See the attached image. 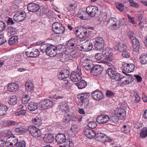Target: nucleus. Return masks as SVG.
Masks as SVG:
<instances>
[{"label":"nucleus","instance_id":"1","mask_svg":"<svg viewBox=\"0 0 147 147\" xmlns=\"http://www.w3.org/2000/svg\"><path fill=\"white\" fill-rule=\"evenodd\" d=\"M40 6L38 4L34 3H30L27 6V9L29 11L31 12H36L37 11L40 9V12L45 14L46 13V9L45 8V4L41 3L40 4Z\"/></svg>","mask_w":147,"mask_h":147},{"label":"nucleus","instance_id":"2","mask_svg":"<svg viewBox=\"0 0 147 147\" xmlns=\"http://www.w3.org/2000/svg\"><path fill=\"white\" fill-rule=\"evenodd\" d=\"M102 57H105L102 61L103 62H111L114 59V57L113 56L112 51L111 49L109 47L104 48L102 51Z\"/></svg>","mask_w":147,"mask_h":147},{"label":"nucleus","instance_id":"3","mask_svg":"<svg viewBox=\"0 0 147 147\" xmlns=\"http://www.w3.org/2000/svg\"><path fill=\"white\" fill-rule=\"evenodd\" d=\"M81 66L78 65L76 70L73 71L70 76V79L73 82H79L82 79Z\"/></svg>","mask_w":147,"mask_h":147},{"label":"nucleus","instance_id":"4","mask_svg":"<svg viewBox=\"0 0 147 147\" xmlns=\"http://www.w3.org/2000/svg\"><path fill=\"white\" fill-rule=\"evenodd\" d=\"M52 29L54 32L57 34H63L65 31L64 27L59 22H55L52 24Z\"/></svg>","mask_w":147,"mask_h":147},{"label":"nucleus","instance_id":"5","mask_svg":"<svg viewBox=\"0 0 147 147\" xmlns=\"http://www.w3.org/2000/svg\"><path fill=\"white\" fill-rule=\"evenodd\" d=\"M128 34L129 35V38L132 42L134 49V51L137 52L140 47V44L138 40L135 36L133 35V33L132 31H129Z\"/></svg>","mask_w":147,"mask_h":147},{"label":"nucleus","instance_id":"6","mask_svg":"<svg viewBox=\"0 0 147 147\" xmlns=\"http://www.w3.org/2000/svg\"><path fill=\"white\" fill-rule=\"evenodd\" d=\"M93 45L89 40H86L78 47L79 50L83 51H88L92 50Z\"/></svg>","mask_w":147,"mask_h":147},{"label":"nucleus","instance_id":"7","mask_svg":"<svg viewBox=\"0 0 147 147\" xmlns=\"http://www.w3.org/2000/svg\"><path fill=\"white\" fill-rule=\"evenodd\" d=\"M106 72L111 79L115 80L116 81L119 80L121 76L120 74L114 71L111 68H108L106 70Z\"/></svg>","mask_w":147,"mask_h":147},{"label":"nucleus","instance_id":"8","mask_svg":"<svg viewBox=\"0 0 147 147\" xmlns=\"http://www.w3.org/2000/svg\"><path fill=\"white\" fill-rule=\"evenodd\" d=\"M106 72L111 79L115 80L116 81L119 80L121 76L120 74L114 71L111 68H108L106 70Z\"/></svg>","mask_w":147,"mask_h":147},{"label":"nucleus","instance_id":"9","mask_svg":"<svg viewBox=\"0 0 147 147\" xmlns=\"http://www.w3.org/2000/svg\"><path fill=\"white\" fill-rule=\"evenodd\" d=\"M94 49L97 51H100L102 49L105 45L104 40L101 37H97L95 39L94 41Z\"/></svg>","mask_w":147,"mask_h":147},{"label":"nucleus","instance_id":"10","mask_svg":"<svg viewBox=\"0 0 147 147\" xmlns=\"http://www.w3.org/2000/svg\"><path fill=\"white\" fill-rule=\"evenodd\" d=\"M56 47L47 43V55L51 57H55L57 55Z\"/></svg>","mask_w":147,"mask_h":147},{"label":"nucleus","instance_id":"11","mask_svg":"<svg viewBox=\"0 0 147 147\" xmlns=\"http://www.w3.org/2000/svg\"><path fill=\"white\" fill-rule=\"evenodd\" d=\"M28 130L30 133L33 137L38 138L41 135L40 130L33 125L30 126L28 127Z\"/></svg>","mask_w":147,"mask_h":147},{"label":"nucleus","instance_id":"12","mask_svg":"<svg viewBox=\"0 0 147 147\" xmlns=\"http://www.w3.org/2000/svg\"><path fill=\"white\" fill-rule=\"evenodd\" d=\"M123 72L125 74L127 75V73L134 71L135 69V66L133 63H126L123 65Z\"/></svg>","mask_w":147,"mask_h":147},{"label":"nucleus","instance_id":"13","mask_svg":"<svg viewBox=\"0 0 147 147\" xmlns=\"http://www.w3.org/2000/svg\"><path fill=\"white\" fill-rule=\"evenodd\" d=\"M115 115L116 117L119 120L123 119L126 116L125 111L121 108H117L115 109Z\"/></svg>","mask_w":147,"mask_h":147},{"label":"nucleus","instance_id":"14","mask_svg":"<svg viewBox=\"0 0 147 147\" xmlns=\"http://www.w3.org/2000/svg\"><path fill=\"white\" fill-rule=\"evenodd\" d=\"M26 16V13L24 11H20L17 12L13 17V20L17 22L24 20Z\"/></svg>","mask_w":147,"mask_h":147},{"label":"nucleus","instance_id":"15","mask_svg":"<svg viewBox=\"0 0 147 147\" xmlns=\"http://www.w3.org/2000/svg\"><path fill=\"white\" fill-rule=\"evenodd\" d=\"M103 69L100 65H95L92 67L90 73L92 75L97 76L101 74Z\"/></svg>","mask_w":147,"mask_h":147},{"label":"nucleus","instance_id":"16","mask_svg":"<svg viewBox=\"0 0 147 147\" xmlns=\"http://www.w3.org/2000/svg\"><path fill=\"white\" fill-rule=\"evenodd\" d=\"M98 11V8L94 6H89L87 7L86 12L91 17H94Z\"/></svg>","mask_w":147,"mask_h":147},{"label":"nucleus","instance_id":"17","mask_svg":"<svg viewBox=\"0 0 147 147\" xmlns=\"http://www.w3.org/2000/svg\"><path fill=\"white\" fill-rule=\"evenodd\" d=\"M92 96L94 100L99 101L103 98L104 95L101 90H97L92 93Z\"/></svg>","mask_w":147,"mask_h":147},{"label":"nucleus","instance_id":"18","mask_svg":"<svg viewBox=\"0 0 147 147\" xmlns=\"http://www.w3.org/2000/svg\"><path fill=\"white\" fill-rule=\"evenodd\" d=\"M110 117L107 115H102L98 116L96 119V122L99 124L106 123L109 121Z\"/></svg>","mask_w":147,"mask_h":147},{"label":"nucleus","instance_id":"19","mask_svg":"<svg viewBox=\"0 0 147 147\" xmlns=\"http://www.w3.org/2000/svg\"><path fill=\"white\" fill-rule=\"evenodd\" d=\"M26 55L28 57L35 58L39 56V52L37 49H31L25 52Z\"/></svg>","mask_w":147,"mask_h":147},{"label":"nucleus","instance_id":"20","mask_svg":"<svg viewBox=\"0 0 147 147\" xmlns=\"http://www.w3.org/2000/svg\"><path fill=\"white\" fill-rule=\"evenodd\" d=\"M69 76V72L67 69L62 70L58 75V78L60 80H63L68 78Z\"/></svg>","mask_w":147,"mask_h":147},{"label":"nucleus","instance_id":"21","mask_svg":"<svg viewBox=\"0 0 147 147\" xmlns=\"http://www.w3.org/2000/svg\"><path fill=\"white\" fill-rule=\"evenodd\" d=\"M108 24H109L113 30H117L119 28V26L117 24V20L114 18H110L108 21Z\"/></svg>","mask_w":147,"mask_h":147},{"label":"nucleus","instance_id":"22","mask_svg":"<svg viewBox=\"0 0 147 147\" xmlns=\"http://www.w3.org/2000/svg\"><path fill=\"white\" fill-rule=\"evenodd\" d=\"M90 95L89 93H82L78 94L77 98L81 101H89V98Z\"/></svg>","mask_w":147,"mask_h":147},{"label":"nucleus","instance_id":"23","mask_svg":"<svg viewBox=\"0 0 147 147\" xmlns=\"http://www.w3.org/2000/svg\"><path fill=\"white\" fill-rule=\"evenodd\" d=\"M85 135L88 138L92 139L94 138L96 135L95 132L92 130L89 129H87L84 131Z\"/></svg>","mask_w":147,"mask_h":147},{"label":"nucleus","instance_id":"24","mask_svg":"<svg viewBox=\"0 0 147 147\" xmlns=\"http://www.w3.org/2000/svg\"><path fill=\"white\" fill-rule=\"evenodd\" d=\"M19 86L18 84L15 83H12L8 84L7 89L11 92H15L18 89Z\"/></svg>","mask_w":147,"mask_h":147},{"label":"nucleus","instance_id":"25","mask_svg":"<svg viewBox=\"0 0 147 147\" xmlns=\"http://www.w3.org/2000/svg\"><path fill=\"white\" fill-rule=\"evenodd\" d=\"M55 140L58 144H61L64 142L66 139L65 135L63 134H58L55 137Z\"/></svg>","mask_w":147,"mask_h":147},{"label":"nucleus","instance_id":"26","mask_svg":"<svg viewBox=\"0 0 147 147\" xmlns=\"http://www.w3.org/2000/svg\"><path fill=\"white\" fill-rule=\"evenodd\" d=\"M57 57L62 61H70L69 55L65 53H59Z\"/></svg>","mask_w":147,"mask_h":147},{"label":"nucleus","instance_id":"27","mask_svg":"<svg viewBox=\"0 0 147 147\" xmlns=\"http://www.w3.org/2000/svg\"><path fill=\"white\" fill-rule=\"evenodd\" d=\"M66 45L67 48L70 50L73 49L75 48L76 47L75 39L72 38L70 39L67 42Z\"/></svg>","mask_w":147,"mask_h":147},{"label":"nucleus","instance_id":"28","mask_svg":"<svg viewBox=\"0 0 147 147\" xmlns=\"http://www.w3.org/2000/svg\"><path fill=\"white\" fill-rule=\"evenodd\" d=\"M26 89L31 93L33 92L34 90V85L33 83L30 82H27L25 84Z\"/></svg>","mask_w":147,"mask_h":147},{"label":"nucleus","instance_id":"29","mask_svg":"<svg viewBox=\"0 0 147 147\" xmlns=\"http://www.w3.org/2000/svg\"><path fill=\"white\" fill-rule=\"evenodd\" d=\"M79 82L76 84V85L78 86L79 89H82L85 88L87 85L86 82L84 80H80Z\"/></svg>","mask_w":147,"mask_h":147},{"label":"nucleus","instance_id":"30","mask_svg":"<svg viewBox=\"0 0 147 147\" xmlns=\"http://www.w3.org/2000/svg\"><path fill=\"white\" fill-rule=\"evenodd\" d=\"M7 109V107L5 105L0 104V116H2L5 115Z\"/></svg>","mask_w":147,"mask_h":147},{"label":"nucleus","instance_id":"31","mask_svg":"<svg viewBox=\"0 0 147 147\" xmlns=\"http://www.w3.org/2000/svg\"><path fill=\"white\" fill-rule=\"evenodd\" d=\"M121 129L123 132L127 134L130 132L131 128L129 125L127 124H125L122 126Z\"/></svg>","mask_w":147,"mask_h":147},{"label":"nucleus","instance_id":"32","mask_svg":"<svg viewBox=\"0 0 147 147\" xmlns=\"http://www.w3.org/2000/svg\"><path fill=\"white\" fill-rule=\"evenodd\" d=\"M7 31V34L9 36L14 35L16 33V28L11 26L8 27Z\"/></svg>","mask_w":147,"mask_h":147},{"label":"nucleus","instance_id":"33","mask_svg":"<svg viewBox=\"0 0 147 147\" xmlns=\"http://www.w3.org/2000/svg\"><path fill=\"white\" fill-rule=\"evenodd\" d=\"M125 45H124L120 44L118 42L117 43L114 47V49L116 51L118 50L122 52L125 49Z\"/></svg>","mask_w":147,"mask_h":147},{"label":"nucleus","instance_id":"34","mask_svg":"<svg viewBox=\"0 0 147 147\" xmlns=\"http://www.w3.org/2000/svg\"><path fill=\"white\" fill-rule=\"evenodd\" d=\"M28 108V109L31 111H34L37 108V103L34 102H31L29 103Z\"/></svg>","mask_w":147,"mask_h":147},{"label":"nucleus","instance_id":"35","mask_svg":"<svg viewBox=\"0 0 147 147\" xmlns=\"http://www.w3.org/2000/svg\"><path fill=\"white\" fill-rule=\"evenodd\" d=\"M63 146L65 147H74V144L72 140L69 139H68L66 140Z\"/></svg>","mask_w":147,"mask_h":147},{"label":"nucleus","instance_id":"36","mask_svg":"<svg viewBox=\"0 0 147 147\" xmlns=\"http://www.w3.org/2000/svg\"><path fill=\"white\" fill-rule=\"evenodd\" d=\"M18 38L16 36L11 37L9 40V43L10 45H13L17 44L18 42Z\"/></svg>","mask_w":147,"mask_h":147},{"label":"nucleus","instance_id":"37","mask_svg":"<svg viewBox=\"0 0 147 147\" xmlns=\"http://www.w3.org/2000/svg\"><path fill=\"white\" fill-rule=\"evenodd\" d=\"M71 55H69L70 61H74L78 58L77 53L74 50L72 51L71 52Z\"/></svg>","mask_w":147,"mask_h":147},{"label":"nucleus","instance_id":"38","mask_svg":"<svg viewBox=\"0 0 147 147\" xmlns=\"http://www.w3.org/2000/svg\"><path fill=\"white\" fill-rule=\"evenodd\" d=\"M80 33L79 36L80 38H82L86 36L87 34V30L86 29L82 28L80 30Z\"/></svg>","mask_w":147,"mask_h":147},{"label":"nucleus","instance_id":"39","mask_svg":"<svg viewBox=\"0 0 147 147\" xmlns=\"http://www.w3.org/2000/svg\"><path fill=\"white\" fill-rule=\"evenodd\" d=\"M140 63L142 64H147V54H142L140 57Z\"/></svg>","mask_w":147,"mask_h":147},{"label":"nucleus","instance_id":"40","mask_svg":"<svg viewBox=\"0 0 147 147\" xmlns=\"http://www.w3.org/2000/svg\"><path fill=\"white\" fill-rule=\"evenodd\" d=\"M8 140L13 144V145L16 146L18 142V140L17 138L14 136H11L8 138Z\"/></svg>","mask_w":147,"mask_h":147},{"label":"nucleus","instance_id":"41","mask_svg":"<svg viewBox=\"0 0 147 147\" xmlns=\"http://www.w3.org/2000/svg\"><path fill=\"white\" fill-rule=\"evenodd\" d=\"M15 131L17 133L23 134L26 133L27 132V129L23 127H20L16 128Z\"/></svg>","mask_w":147,"mask_h":147},{"label":"nucleus","instance_id":"42","mask_svg":"<svg viewBox=\"0 0 147 147\" xmlns=\"http://www.w3.org/2000/svg\"><path fill=\"white\" fill-rule=\"evenodd\" d=\"M120 83L122 85L127 84H129V80L128 77H123L121 78L119 80Z\"/></svg>","mask_w":147,"mask_h":147},{"label":"nucleus","instance_id":"43","mask_svg":"<svg viewBox=\"0 0 147 147\" xmlns=\"http://www.w3.org/2000/svg\"><path fill=\"white\" fill-rule=\"evenodd\" d=\"M54 139V137L51 134H48L47 136V143L52 142Z\"/></svg>","mask_w":147,"mask_h":147},{"label":"nucleus","instance_id":"44","mask_svg":"<svg viewBox=\"0 0 147 147\" xmlns=\"http://www.w3.org/2000/svg\"><path fill=\"white\" fill-rule=\"evenodd\" d=\"M32 121L33 123L37 127L40 126L41 124V121L40 119L38 117H36L33 119Z\"/></svg>","mask_w":147,"mask_h":147},{"label":"nucleus","instance_id":"45","mask_svg":"<svg viewBox=\"0 0 147 147\" xmlns=\"http://www.w3.org/2000/svg\"><path fill=\"white\" fill-rule=\"evenodd\" d=\"M140 136L142 138H144L147 136V128L146 127L143 128L141 130Z\"/></svg>","mask_w":147,"mask_h":147},{"label":"nucleus","instance_id":"46","mask_svg":"<svg viewBox=\"0 0 147 147\" xmlns=\"http://www.w3.org/2000/svg\"><path fill=\"white\" fill-rule=\"evenodd\" d=\"M32 100L30 96L28 94H23L22 96V101H29Z\"/></svg>","mask_w":147,"mask_h":147},{"label":"nucleus","instance_id":"47","mask_svg":"<svg viewBox=\"0 0 147 147\" xmlns=\"http://www.w3.org/2000/svg\"><path fill=\"white\" fill-rule=\"evenodd\" d=\"M105 95L109 98H112L114 96V93L111 91L107 90L106 91Z\"/></svg>","mask_w":147,"mask_h":147},{"label":"nucleus","instance_id":"48","mask_svg":"<svg viewBox=\"0 0 147 147\" xmlns=\"http://www.w3.org/2000/svg\"><path fill=\"white\" fill-rule=\"evenodd\" d=\"M129 51L128 50H125V49L122 52V55L125 58H129L130 57V54Z\"/></svg>","mask_w":147,"mask_h":147},{"label":"nucleus","instance_id":"49","mask_svg":"<svg viewBox=\"0 0 147 147\" xmlns=\"http://www.w3.org/2000/svg\"><path fill=\"white\" fill-rule=\"evenodd\" d=\"M66 48L65 45H63V44H59L58 45L55 49L57 51H61Z\"/></svg>","mask_w":147,"mask_h":147},{"label":"nucleus","instance_id":"50","mask_svg":"<svg viewBox=\"0 0 147 147\" xmlns=\"http://www.w3.org/2000/svg\"><path fill=\"white\" fill-rule=\"evenodd\" d=\"M128 1L130 3V5L131 6L136 8H138L139 5L138 3L134 2L133 0H128Z\"/></svg>","mask_w":147,"mask_h":147},{"label":"nucleus","instance_id":"51","mask_svg":"<svg viewBox=\"0 0 147 147\" xmlns=\"http://www.w3.org/2000/svg\"><path fill=\"white\" fill-rule=\"evenodd\" d=\"M26 143L24 141L18 142L15 147H25Z\"/></svg>","mask_w":147,"mask_h":147},{"label":"nucleus","instance_id":"52","mask_svg":"<svg viewBox=\"0 0 147 147\" xmlns=\"http://www.w3.org/2000/svg\"><path fill=\"white\" fill-rule=\"evenodd\" d=\"M88 127L92 129H94L96 126V124L94 121L90 122L88 124Z\"/></svg>","mask_w":147,"mask_h":147},{"label":"nucleus","instance_id":"53","mask_svg":"<svg viewBox=\"0 0 147 147\" xmlns=\"http://www.w3.org/2000/svg\"><path fill=\"white\" fill-rule=\"evenodd\" d=\"M71 131L74 134L77 131V125L76 124H73L71 125L70 129Z\"/></svg>","mask_w":147,"mask_h":147},{"label":"nucleus","instance_id":"54","mask_svg":"<svg viewBox=\"0 0 147 147\" xmlns=\"http://www.w3.org/2000/svg\"><path fill=\"white\" fill-rule=\"evenodd\" d=\"M79 104L82 107L85 108L87 107L88 105V102H79Z\"/></svg>","mask_w":147,"mask_h":147},{"label":"nucleus","instance_id":"55","mask_svg":"<svg viewBox=\"0 0 147 147\" xmlns=\"http://www.w3.org/2000/svg\"><path fill=\"white\" fill-rule=\"evenodd\" d=\"M102 54L100 53H97L95 56V58L97 61H100L102 59Z\"/></svg>","mask_w":147,"mask_h":147},{"label":"nucleus","instance_id":"56","mask_svg":"<svg viewBox=\"0 0 147 147\" xmlns=\"http://www.w3.org/2000/svg\"><path fill=\"white\" fill-rule=\"evenodd\" d=\"M134 126L137 129H139L142 127V124L141 123L135 122L134 124Z\"/></svg>","mask_w":147,"mask_h":147},{"label":"nucleus","instance_id":"57","mask_svg":"<svg viewBox=\"0 0 147 147\" xmlns=\"http://www.w3.org/2000/svg\"><path fill=\"white\" fill-rule=\"evenodd\" d=\"M6 41V39L3 34L0 35V45H2Z\"/></svg>","mask_w":147,"mask_h":147},{"label":"nucleus","instance_id":"58","mask_svg":"<svg viewBox=\"0 0 147 147\" xmlns=\"http://www.w3.org/2000/svg\"><path fill=\"white\" fill-rule=\"evenodd\" d=\"M9 101H17V99L15 95L10 96L8 98Z\"/></svg>","mask_w":147,"mask_h":147},{"label":"nucleus","instance_id":"59","mask_svg":"<svg viewBox=\"0 0 147 147\" xmlns=\"http://www.w3.org/2000/svg\"><path fill=\"white\" fill-rule=\"evenodd\" d=\"M5 145L7 147H13L14 146L13 144L10 140H8V138L5 142Z\"/></svg>","mask_w":147,"mask_h":147},{"label":"nucleus","instance_id":"60","mask_svg":"<svg viewBox=\"0 0 147 147\" xmlns=\"http://www.w3.org/2000/svg\"><path fill=\"white\" fill-rule=\"evenodd\" d=\"M5 26V23L2 21H0V32L3 30Z\"/></svg>","mask_w":147,"mask_h":147},{"label":"nucleus","instance_id":"61","mask_svg":"<svg viewBox=\"0 0 147 147\" xmlns=\"http://www.w3.org/2000/svg\"><path fill=\"white\" fill-rule=\"evenodd\" d=\"M40 50L43 53L46 51V45L45 44H42L40 48Z\"/></svg>","mask_w":147,"mask_h":147},{"label":"nucleus","instance_id":"62","mask_svg":"<svg viewBox=\"0 0 147 147\" xmlns=\"http://www.w3.org/2000/svg\"><path fill=\"white\" fill-rule=\"evenodd\" d=\"M116 7L120 11H121L123 9V5L122 3H119L117 5Z\"/></svg>","mask_w":147,"mask_h":147},{"label":"nucleus","instance_id":"63","mask_svg":"<svg viewBox=\"0 0 147 147\" xmlns=\"http://www.w3.org/2000/svg\"><path fill=\"white\" fill-rule=\"evenodd\" d=\"M62 83L64 88H66L69 84L68 81L67 80H65Z\"/></svg>","mask_w":147,"mask_h":147},{"label":"nucleus","instance_id":"64","mask_svg":"<svg viewBox=\"0 0 147 147\" xmlns=\"http://www.w3.org/2000/svg\"><path fill=\"white\" fill-rule=\"evenodd\" d=\"M98 136L97 137V139L98 140H100V139L104 138L106 137V136L105 134L102 133H98Z\"/></svg>","mask_w":147,"mask_h":147}]
</instances>
